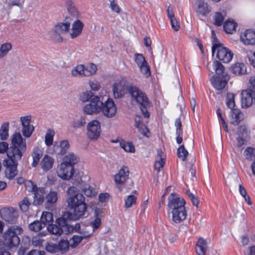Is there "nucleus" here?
<instances>
[{"label": "nucleus", "instance_id": "864d4df0", "mask_svg": "<svg viewBox=\"0 0 255 255\" xmlns=\"http://www.w3.org/2000/svg\"><path fill=\"white\" fill-rule=\"evenodd\" d=\"M134 61L138 67L140 66L146 64L147 62L142 54L136 53L134 54Z\"/></svg>", "mask_w": 255, "mask_h": 255}, {"label": "nucleus", "instance_id": "2eb2a0df", "mask_svg": "<svg viewBox=\"0 0 255 255\" xmlns=\"http://www.w3.org/2000/svg\"><path fill=\"white\" fill-rule=\"evenodd\" d=\"M87 135L90 139H97L101 131L100 122L97 120L90 122L87 126Z\"/></svg>", "mask_w": 255, "mask_h": 255}, {"label": "nucleus", "instance_id": "cd10ccee", "mask_svg": "<svg viewBox=\"0 0 255 255\" xmlns=\"http://www.w3.org/2000/svg\"><path fill=\"white\" fill-rule=\"evenodd\" d=\"M207 249V242L202 238L199 239L196 244V251L198 255H205Z\"/></svg>", "mask_w": 255, "mask_h": 255}, {"label": "nucleus", "instance_id": "aec40b11", "mask_svg": "<svg viewBox=\"0 0 255 255\" xmlns=\"http://www.w3.org/2000/svg\"><path fill=\"white\" fill-rule=\"evenodd\" d=\"M84 23L79 19H77L72 24L71 31L69 32L70 37L75 39L79 37L82 32Z\"/></svg>", "mask_w": 255, "mask_h": 255}, {"label": "nucleus", "instance_id": "1a4fd4ad", "mask_svg": "<svg viewBox=\"0 0 255 255\" xmlns=\"http://www.w3.org/2000/svg\"><path fill=\"white\" fill-rule=\"evenodd\" d=\"M47 229L50 234L57 236H60L63 234L68 235L72 231V228L67 227V220L62 218H58L55 224L49 225Z\"/></svg>", "mask_w": 255, "mask_h": 255}, {"label": "nucleus", "instance_id": "423d86ee", "mask_svg": "<svg viewBox=\"0 0 255 255\" xmlns=\"http://www.w3.org/2000/svg\"><path fill=\"white\" fill-rule=\"evenodd\" d=\"M23 232L20 227L13 226L9 228L3 234V244L8 249L17 248L20 243L18 235Z\"/></svg>", "mask_w": 255, "mask_h": 255}, {"label": "nucleus", "instance_id": "20e7f679", "mask_svg": "<svg viewBox=\"0 0 255 255\" xmlns=\"http://www.w3.org/2000/svg\"><path fill=\"white\" fill-rule=\"evenodd\" d=\"M77 162V157L73 153L66 155L63 162L58 166L57 173L58 176L65 180L70 179L74 174V165Z\"/></svg>", "mask_w": 255, "mask_h": 255}, {"label": "nucleus", "instance_id": "37998d69", "mask_svg": "<svg viewBox=\"0 0 255 255\" xmlns=\"http://www.w3.org/2000/svg\"><path fill=\"white\" fill-rule=\"evenodd\" d=\"M120 146L127 152H134L135 151L134 147L130 142L122 140L120 141Z\"/></svg>", "mask_w": 255, "mask_h": 255}, {"label": "nucleus", "instance_id": "b1692460", "mask_svg": "<svg viewBox=\"0 0 255 255\" xmlns=\"http://www.w3.org/2000/svg\"><path fill=\"white\" fill-rule=\"evenodd\" d=\"M243 119V114L240 110L236 108L232 109L230 122L232 125L237 126Z\"/></svg>", "mask_w": 255, "mask_h": 255}, {"label": "nucleus", "instance_id": "412c9836", "mask_svg": "<svg viewBox=\"0 0 255 255\" xmlns=\"http://www.w3.org/2000/svg\"><path fill=\"white\" fill-rule=\"evenodd\" d=\"M171 213L172 221L176 224L180 223L185 220L187 215L185 207L172 211Z\"/></svg>", "mask_w": 255, "mask_h": 255}, {"label": "nucleus", "instance_id": "052dcab7", "mask_svg": "<svg viewBox=\"0 0 255 255\" xmlns=\"http://www.w3.org/2000/svg\"><path fill=\"white\" fill-rule=\"evenodd\" d=\"M34 129V128L33 126L23 127L22 130V134L24 136L29 137L32 134Z\"/></svg>", "mask_w": 255, "mask_h": 255}, {"label": "nucleus", "instance_id": "7c9ffc66", "mask_svg": "<svg viewBox=\"0 0 255 255\" xmlns=\"http://www.w3.org/2000/svg\"><path fill=\"white\" fill-rule=\"evenodd\" d=\"M40 221L45 227L47 225H51L53 221V214L49 212H43L40 218Z\"/></svg>", "mask_w": 255, "mask_h": 255}, {"label": "nucleus", "instance_id": "e2e57ef3", "mask_svg": "<svg viewBox=\"0 0 255 255\" xmlns=\"http://www.w3.org/2000/svg\"><path fill=\"white\" fill-rule=\"evenodd\" d=\"M87 227H85L84 228H82L80 233V234L83 235L81 236L83 237L84 239H87L90 238L94 232L93 230L91 232L88 231Z\"/></svg>", "mask_w": 255, "mask_h": 255}, {"label": "nucleus", "instance_id": "e433bc0d", "mask_svg": "<svg viewBox=\"0 0 255 255\" xmlns=\"http://www.w3.org/2000/svg\"><path fill=\"white\" fill-rule=\"evenodd\" d=\"M30 205L31 202L27 197H25L18 204L19 209L23 213L27 212Z\"/></svg>", "mask_w": 255, "mask_h": 255}, {"label": "nucleus", "instance_id": "6e6d98bb", "mask_svg": "<svg viewBox=\"0 0 255 255\" xmlns=\"http://www.w3.org/2000/svg\"><path fill=\"white\" fill-rule=\"evenodd\" d=\"M224 17L220 12H216L214 16V24L218 26H221L223 23Z\"/></svg>", "mask_w": 255, "mask_h": 255}, {"label": "nucleus", "instance_id": "f8f14e48", "mask_svg": "<svg viewBox=\"0 0 255 255\" xmlns=\"http://www.w3.org/2000/svg\"><path fill=\"white\" fill-rule=\"evenodd\" d=\"M102 105V102L101 101L100 98L96 96L91 99L89 104L85 106L83 110L88 115L99 114L101 112Z\"/></svg>", "mask_w": 255, "mask_h": 255}, {"label": "nucleus", "instance_id": "0eeeda50", "mask_svg": "<svg viewBox=\"0 0 255 255\" xmlns=\"http://www.w3.org/2000/svg\"><path fill=\"white\" fill-rule=\"evenodd\" d=\"M212 33L214 38L213 45L212 47L213 55L214 56L217 51L216 57L220 61L224 63H229L233 58V52L229 49L224 47L222 44L219 43L216 37H214L215 33L214 31H212Z\"/></svg>", "mask_w": 255, "mask_h": 255}, {"label": "nucleus", "instance_id": "7ed1b4c3", "mask_svg": "<svg viewBox=\"0 0 255 255\" xmlns=\"http://www.w3.org/2000/svg\"><path fill=\"white\" fill-rule=\"evenodd\" d=\"M213 66L216 72L210 79L212 86L218 90L224 89L227 85L230 76L225 71L224 66L218 61H214Z\"/></svg>", "mask_w": 255, "mask_h": 255}, {"label": "nucleus", "instance_id": "a878e982", "mask_svg": "<svg viewBox=\"0 0 255 255\" xmlns=\"http://www.w3.org/2000/svg\"><path fill=\"white\" fill-rule=\"evenodd\" d=\"M135 127L138 129V131L145 136H147L146 133L148 129L147 127L141 121V117L136 115L134 118Z\"/></svg>", "mask_w": 255, "mask_h": 255}, {"label": "nucleus", "instance_id": "69168bd1", "mask_svg": "<svg viewBox=\"0 0 255 255\" xmlns=\"http://www.w3.org/2000/svg\"><path fill=\"white\" fill-rule=\"evenodd\" d=\"M89 85L91 89L93 91H98L100 87V84L95 80L89 81Z\"/></svg>", "mask_w": 255, "mask_h": 255}, {"label": "nucleus", "instance_id": "58836bf2", "mask_svg": "<svg viewBox=\"0 0 255 255\" xmlns=\"http://www.w3.org/2000/svg\"><path fill=\"white\" fill-rule=\"evenodd\" d=\"M29 229L31 231L37 232L45 227L44 225L42 224L41 221H35L30 223L28 226Z\"/></svg>", "mask_w": 255, "mask_h": 255}, {"label": "nucleus", "instance_id": "393cba45", "mask_svg": "<svg viewBox=\"0 0 255 255\" xmlns=\"http://www.w3.org/2000/svg\"><path fill=\"white\" fill-rule=\"evenodd\" d=\"M54 162L53 158L45 154L41 161V168L43 171L46 172L52 168Z\"/></svg>", "mask_w": 255, "mask_h": 255}, {"label": "nucleus", "instance_id": "f3484780", "mask_svg": "<svg viewBox=\"0 0 255 255\" xmlns=\"http://www.w3.org/2000/svg\"><path fill=\"white\" fill-rule=\"evenodd\" d=\"M241 105L243 108H248L253 104L255 98V92L253 90L247 89L241 93Z\"/></svg>", "mask_w": 255, "mask_h": 255}, {"label": "nucleus", "instance_id": "f704fd0d", "mask_svg": "<svg viewBox=\"0 0 255 255\" xmlns=\"http://www.w3.org/2000/svg\"><path fill=\"white\" fill-rule=\"evenodd\" d=\"M236 23L233 21L227 20L223 25L224 30L228 33H233L236 31Z\"/></svg>", "mask_w": 255, "mask_h": 255}, {"label": "nucleus", "instance_id": "9b49d317", "mask_svg": "<svg viewBox=\"0 0 255 255\" xmlns=\"http://www.w3.org/2000/svg\"><path fill=\"white\" fill-rule=\"evenodd\" d=\"M19 159H14L11 158L4 159L3 161V165L5 167V176L9 179H13L17 174L18 170L17 166V161Z\"/></svg>", "mask_w": 255, "mask_h": 255}, {"label": "nucleus", "instance_id": "39448f33", "mask_svg": "<svg viewBox=\"0 0 255 255\" xmlns=\"http://www.w3.org/2000/svg\"><path fill=\"white\" fill-rule=\"evenodd\" d=\"M129 92L131 97L138 104L139 108L144 118H148L150 113L147 109L151 105L146 94L142 91L135 87H131Z\"/></svg>", "mask_w": 255, "mask_h": 255}, {"label": "nucleus", "instance_id": "bb28decb", "mask_svg": "<svg viewBox=\"0 0 255 255\" xmlns=\"http://www.w3.org/2000/svg\"><path fill=\"white\" fill-rule=\"evenodd\" d=\"M157 157L154 164V168L155 170L159 171L165 163V158L163 153L161 150L158 149L157 150Z\"/></svg>", "mask_w": 255, "mask_h": 255}, {"label": "nucleus", "instance_id": "49530a36", "mask_svg": "<svg viewBox=\"0 0 255 255\" xmlns=\"http://www.w3.org/2000/svg\"><path fill=\"white\" fill-rule=\"evenodd\" d=\"M66 4L67 9L69 13L74 16L78 17L79 15L78 11L75 7L74 3L71 0H68Z\"/></svg>", "mask_w": 255, "mask_h": 255}, {"label": "nucleus", "instance_id": "4be33fe9", "mask_svg": "<svg viewBox=\"0 0 255 255\" xmlns=\"http://www.w3.org/2000/svg\"><path fill=\"white\" fill-rule=\"evenodd\" d=\"M126 90V85L124 81H117L113 85V93L115 98H120L123 96Z\"/></svg>", "mask_w": 255, "mask_h": 255}, {"label": "nucleus", "instance_id": "13d9d810", "mask_svg": "<svg viewBox=\"0 0 255 255\" xmlns=\"http://www.w3.org/2000/svg\"><path fill=\"white\" fill-rule=\"evenodd\" d=\"M175 126L176 127V135L177 136H182L183 131L180 118H178L176 120Z\"/></svg>", "mask_w": 255, "mask_h": 255}, {"label": "nucleus", "instance_id": "4c0bfd02", "mask_svg": "<svg viewBox=\"0 0 255 255\" xmlns=\"http://www.w3.org/2000/svg\"><path fill=\"white\" fill-rule=\"evenodd\" d=\"M95 96L96 95H94L92 91H86L80 94L79 100L83 102H86L91 101V99Z\"/></svg>", "mask_w": 255, "mask_h": 255}, {"label": "nucleus", "instance_id": "5701e85b", "mask_svg": "<svg viewBox=\"0 0 255 255\" xmlns=\"http://www.w3.org/2000/svg\"><path fill=\"white\" fill-rule=\"evenodd\" d=\"M196 12L202 16H206L211 11V8L203 0H197Z\"/></svg>", "mask_w": 255, "mask_h": 255}, {"label": "nucleus", "instance_id": "09e8293b", "mask_svg": "<svg viewBox=\"0 0 255 255\" xmlns=\"http://www.w3.org/2000/svg\"><path fill=\"white\" fill-rule=\"evenodd\" d=\"M59 146L60 148L58 154L64 155L65 154L70 147L69 141L67 140H63L60 142Z\"/></svg>", "mask_w": 255, "mask_h": 255}, {"label": "nucleus", "instance_id": "a19ab883", "mask_svg": "<svg viewBox=\"0 0 255 255\" xmlns=\"http://www.w3.org/2000/svg\"><path fill=\"white\" fill-rule=\"evenodd\" d=\"M11 48L12 46L10 43L2 44L0 47V58H2L6 56Z\"/></svg>", "mask_w": 255, "mask_h": 255}, {"label": "nucleus", "instance_id": "c03bdc74", "mask_svg": "<svg viewBox=\"0 0 255 255\" xmlns=\"http://www.w3.org/2000/svg\"><path fill=\"white\" fill-rule=\"evenodd\" d=\"M69 247H70V245L68 240H62L59 242L57 246V249L58 250L65 253L68 252Z\"/></svg>", "mask_w": 255, "mask_h": 255}, {"label": "nucleus", "instance_id": "6e6552de", "mask_svg": "<svg viewBox=\"0 0 255 255\" xmlns=\"http://www.w3.org/2000/svg\"><path fill=\"white\" fill-rule=\"evenodd\" d=\"M70 23L68 21L66 22H57L54 25L51 30L48 32L47 34L51 40L55 42L61 43L63 41L62 33H66L70 29Z\"/></svg>", "mask_w": 255, "mask_h": 255}, {"label": "nucleus", "instance_id": "bf43d9fd", "mask_svg": "<svg viewBox=\"0 0 255 255\" xmlns=\"http://www.w3.org/2000/svg\"><path fill=\"white\" fill-rule=\"evenodd\" d=\"M140 72L146 77H149L150 75V68L146 63V64H144L143 65L140 66L139 67Z\"/></svg>", "mask_w": 255, "mask_h": 255}, {"label": "nucleus", "instance_id": "603ef678", "mask_svg": "<svg viewBox=\"0 0 255 255\" xmlns=\"http://www.w3.org/2000/svg\"><path fill=\"white\" fill-rule=\"evenodd\" d=\"M54 131L53 130L49 129L45 136V143L46 145L50 146L52 144Z\"/></svg>", "mask_w": 255, "mask_h": 255}, {"label": "nucleus", "instance_id": "0e129e2a", "mask_svg": "<svg viewBox=\"0 0 255 255\" xmlns=\"http://www.w3.org/2000/svg\"><path fill=\"white\" fill-rule=\"evenodd\" d=\"M20 121L23 127L32 126L30 125L31 121L30 116L22 117L20 118Z\"/></svg>", "mask_w": 255, "mask_h": 255}, {"label": "nucleus", "instance_id": "ea45409f", "mask_svg": "<svg viewBox=\"0 0 255 255\" xmlns=\"http://www.w3.org/2000/svg\"><path fill=\"white\" fill-rule=\"evenodd\" d=\"M71 75L73 77L78 76H85L84 65L80 64L76 66L71 71Z\"/></svg>", "mask_w": 255, "mask_h": 255}, {"label": "nucleus", "instance_id": "f257e3e1", "mask_svg": "<svg viewBox=\"0 0 255 255\" xmlns=\"http://www.w3.org/2000/svg\"><path fill=\"white\" fill-rule=\"evenodd\" d=\"M69 196L67 203L69 207L73 210L75 219H79L85 215L87 209V205L85 202L83 195L78 193L76 187L71 186L67 190Z\"/></svg>", "mask_w": 255, "mask_h": 255}, {"label": "nucleus", "instance_id": "dca6fc26", "mask_svg": "<svg viewBox=\"0 0 255 255\" xmlns=\"http://www.w3.org/2000/svg\"><path fill=\"white\" fill-rule=\"evenodd\" d=\"M101 112L107 118L113 117L117 112V108L114 101L108 99L106 102H102Z\"/></svg>", "mask_w": 255, "mask_h": 255}, {"label": "nucleus", "instance_id": "c85d7f7f", "mask_svg": "<svg viewBox=\"0 0 255 255\" xmlns=\"http://www.w3.org/2000/svg\"><path fill=\"white\" fill-rule=\"evenodd\" d=\"M232 72L235 74L242 75L246 72V67L243 63H237L231 67Z\"/></svg>", "mask_w": 255, "mask_h": 255}, {"label": "nucleus", "instance_id": "680f3d73", "mask_svg": "<svg viewBox=\"0 0 255 255\" xmlns=\"http://www.w3.org/2000/svg\"><path fill=\"white\" fill-rule=\"evenodd\" d=\"M84 193L87 197H92L96 195V191L95 189L90 185L88 187H85L83 189Z\"/></svg>", "mask_w": 255, "mask_h": 255}, {"label": "nucleus", "instance_id": "72a5a7b5", "mask_svg": "<svg viewBox=\"0 0 255 255\" xmlns=\"http://www.w3.org/2000/svg\"><path fill=\"white\" fill-rule=\"evenodd\" d=\"M97 71V66L93 63L89 64L86 66L84 65L85 76H90L93 75L96 73Z\"/></svg>", "mask_w": 255, "mask_h": 255}, {"label": "nucleus", "instance_id": "3c124183", "mask_svg": "<svg viewBox=\"0 0 255 255\" xmlns=\"http://www.w3.org/2000/svg\"><path fill=\"white\" fill-rule=\"evenodd\" d=\"M226 104L227 107L231 109H234L235 107V95L233 93H228L226 97Z\"/></svg>", "mask_w": 255, "mask_h": 255}, {"label": "nucleus", "instance_id": "a211bd4d", "mask_svg": "<svg viewBox=\"0 0 255 255\" xmlns=\"http://www.w3.org/2000/svg\"><path fill=\"white\" fill-rule=\"evenodd\" d=\"M32 191L34 192L33 204L41 205L44 200L45 190L43 188H38L36 184L32 185Z\"/></svg>", "mask_w": 255, "mask_h": 255}, {"label": "nucleus", "instance_id": "473e14b6", "mask_svg": "<svg viewBox=\"0 0 255 255\" xmlns=\"http://www.w3.org/2000/svg\"><path fill=\"white\" fill-rule=\"evenodd\" d=\"M42 155V152L39 148H34L32 154L33 162L32 163V166L34 167H36Z\"/></svg>", "mask_w": 255, "mask_h": 255}, {"label": "nucleus", "instance_id": "6ab92c4d", "mask_svg": "<svg viewBox=\"0 0 255 255\" xmlns=\"http://www.w3.org/2000/svg\"><path fill=\"white\" fill-rule=\"evenodd\" d=\"M241 40L245 45H255V30L248 29L240 35Z\"/></svg>", "mask_w": 255, "mask_h": 255}, {"label": "nucleus", "instance_id": "c9c22d12", "mask_svg": "<svg viewBox=\"0 0 255 255\" xmlns=\"http://www.w3.org/2000/svg\"><path fill=\"white\" fill-rule=\"evenodd\" d=\"M46 204L52 205L56 202L58 199V193L55 191H50L46 196Z\"/></svg>", "mask_w": 255, "mask_h": 255}, {"label": "nucleus", "instance_id": "5fc2aeb1", "mask_svg": "<svg viewBox=\"0 0 255 255\" xmlns=\"http://www.w3.org/2000/svg\"><path fill=\"white\" fill-rule=\"evenodd\" d=\"M137 200V197L133 195H129L125 200V207L126 208H130Z\"/></svg>", "mask_w": 255, "mask_h": 255}, {"label": "nucleus", "instance_id": "4d7b16f0", "mask_svg": "<svg viewBox=\"0 0 255 255\" xmlns=\"http://www.w3.org/2000/svg\"><path fill=\"white\" fill-rule=\"evenodd\" d=\"M237 134L238 136H242L245 138L249 137V132L244 125L238 127Z\"/></svg>", "mask_w": 255, "mask_h": 255}, {"label": "nucleus", "instance_id": "c756f323", "mask_svg": "<svg viewBox=\"0 0 255 255\" xmlns=\"http://www.w3.org/2000/svg\"><path fill=\"white\" fill-rule=\"evenodd\" d=\"M9 126L8 122L3 123L0 128V139L2 140H6L9 136Z\"/></svg>", "mask_w": 255, "mask_h": 255}, {"label": "nucleus", "instance_id": "ddd939ff", "mask_svg": "<svg viewBox=\"0 0 255 255\" xmlns=\"http://www.w3.org/2000/svg\"><path fill=\"white\" fill-rule=\"evenodd\" d=\"M185 201L183 198L174 193L170 194L168 198V208L172 211L185 208Z\"/></svg>", "mask_w": 255, "mask_h": 255}, {"label": "nucleus", "instance_id": "a18cd8bd", "mask_svg": "<svg viewBox=\"0 0 255 255\" xmlns=\"http://www.w3.org/2000/svg\"><path fill=\"white\" fill-rule=\"evenodd\" d=\"M85 124V117L82 116L79 119L74 120L71 123V126L74 128H78L84 127Z\"/></svg>", "mask_w": 255, "mask_h": 255}, {"label": "nucleus", "instance_id": "79ce46f5", "mask_svg": "<svg viewBox=\"0 0 255 255\" xmlns=\"http://www.w3.org/2000/svg\"><path fill=\"white\" fill-rule=\"evenodd\" d=\"M244 156L247 160H252L255 158V148L248 147L244 151Z\"/></svg>", "mask_w": 255, "mask_h": 255}, {"label": "nucleus", "instance_id": "2f4dec72", "mask_svg": "<svg viewBox=\"0 0 255 255\" xmlns=\"http://www.w3.org/2000/svg\"><path fill=\"white\" fill-rule=\"evenodd\" d=\"M101 211L100 209H96L95 210V219L91 223V225L93 227V231L94 232L99 228L101 224V219L99 216V214L101 213Z\"/></svg>", "mask_w": 255, "mask_h": 255}, {"label": "nucleus", "instance_id": "774afa93", "mask_svg": "<svg viewBox=\"0 0 255 255\" xmlns=\"http://www.w3.org/2000/svg\"><path fill=\"white\" fill-rule=\"evenodd\" d=\"M248 138H245L242 136H238L237 138V145L238 147H241L242 145L245 144Z\"/></svg>", "mask_w": 255, "mask_h": 255}, {"label": "nucleus", "instance_id": "f03ea898", "mask_svg": "<svg viewBox=\"0 0 255 255\" xmlns=\"http://www.w3.org/2000/svg\"><path fill=\"white\" fill-rule=\"evenodd\" d=\"M11 141V145L7 152L8 158L21 159L26 149V140L19 132H16L12 135Z\"/></svg>", "mask_w": 255, "mask_h": 255}, {"label": "nucleus", "instance_id": "8fccbe9b", "mask_svg": "<svg viewBox=\"0 0 255 255\" xmlns=\"http://www.w3.org/2000/svg\"><path fill=\"white\" fill-rule=\"evenodd\" d=\"M188 155V152L185 148L183 144L180 145L177 149V155L181 158L183 161H185Z\"/></svg>", "mask_w": 255, "mask_h": 255}, {"label": "nucleus", "instance_id": "4468645a", "mask_svg": "<svg viewBox=\"0 0 255 255\" xmlns=\"http://www.w3.org/2000/svg\"><path fill=\"white\" fill-rule=\"evenodd\" d=\"M0 215L5 221L11 224L14 223L18 217V212L12 207L2 208Z\"/></svg>", "mask_w": 255, "mask_h": 255}, {"label": "nucleus", "instance_id": "9d476101", "mask_svg": "<svg viewBox=\"0 0 255 255\" xmlns=\"http://www.w3.org/2000/svg\"><path fill=\"white\" fill-rule=\"evenodd\" d=\"M115 181L116 185L120 191L123 190L124 188L130 189V187L128 186L129 183V186H132L133 183L129 178V170L127 166H124L115 175Z\"/></svg>", "mask_w": 255, "mask_h": 255}, {"label": "nucleus", "instance_id": "de8ad7c7", "mask_svg": "<svg viewBox=\"0 0 255 255\" xmlns=\"http://www.w3.org/2000/svg\"><path fill=\"white\" fill-rule=\"evenodd\" d=\"M83 239H84L83 237H82L81 236H73L69 241L70 245V247L72 248H75L77 247L79 245V244L82 242Z\"/></svg>", "mask_w": 255, "mask_h": 255}, {"label": "nucleus", "instance_id": "338daca9", "mask_svg": "<svg viewBox=\"0 0 255 255\" xmlns=\"http://www.w3.org/2000/svg\"><path fill=\"white\" fill-rule=\"evenodd\" d=\"M9 149L8 144L6 141H2L0 142V153H3L5 151L6 152Z\"/></svg>", "mask_w": 255, "mask_h": 255}]
</instances>
